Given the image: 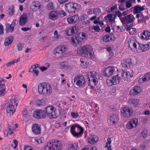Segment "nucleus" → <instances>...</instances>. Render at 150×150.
<instances>
[{"label": "nucleus", "mask_w": 150, "mask_h": 150, "mask_svg": "<svg viewBox=\"0 0 150 150\" xmlns=\"http://www.w3.org/2000/svg\"><path fill=\"white\" fill-rule=\"evenodd\" d=\"M38 90V93L43 96H50L52 93V89L51 86L48 83L43 82L39 83Z\"/></svg>", "instance_id": "nucleus-1"}, {"label": "nucleus", "mask_w": 150, "mask_h": 150, "mask_svg": "<svg viewBox=\"0 0 150 150\" xmlns=\"http://www.w3.org/2000/svg\"><path fill=\"white\" fill-rule=\"evenodd\" d=\"M62 142L57 140H52L47 143L45 147V150H61Z\"/></svg>", "instance_id": "nucleus-2"}, {"label": "nucleus", "mask_w": 150, "mask_h": 150, "mask_svg": "<svg viewBox=\"0 0 150 150\" xmlns=\"http://www.w3.org/2000/svg\"><path fill=\"white\" fill-rule=\"evenodd\" d=\"M88 81L89 82L88 86L91 88L93 87L98 82L99 79L98 74L94 71L88 72L87 74Z\"/></svg>", "instance_id": "nucleus-3"}, {"label": "nucleus", "mask_w": 150, "mask_h": 150, "mask_svg": "<svg viewBox=\"0 0 150 150\" xmlns=\"http://www.w3.org/2000/svg\"><path fill=\"white\" fill-rule=\"evenodd\" d=\"M84 131L83 128L77 124L71 126L70 132L73 136L76 138L81 137Z\"/></svg>", "instance_id": "nucleus-4"}, {"label": "nucleus", "mask_w": 150, "mask_h": 150, "mask_svg": "<svg viewBox=\"0 0 150 150\" xmlns=\"http://www.w3.org/2000/svg\"><path fill=\"white\" fill-rule=\"evenodd\" d=\"M81 7L80 4L74 2H69L66 4L65 5V9L66 11L70 13H75L79 11Z\"/></svg>", "instance_id": "nucleus-5"}, {"label": "nucleus", "mask_w": 150, "mask_h": 150, "mask_svg": "<svg viewBox=\"0 0 150 150\" xmlns=\"http://www.w3.org/2000/svg\"><path fill=\"white\" fill-rule=\"evenodd\" d=\"M44 112L46 117H47L50 119L56 118L57 117L56 109L52 106H48L46 107L45 108Z\"/></svg>", "instance_id": "nucleus-6"}, {"label": "nucleus", "mask_w": 150, "mask_h": 150, "mask_svg": "<svg viewBox=\"0 0 150 150\" xmlns=\"http://www.w3.org/2000/svg\"><path fill=\"white\" fill-rule=\"evenodd\" d=\"M82 37L79 35H77L73 36L71 38V42L73 45L76 46L77 44L80 45L82 44L84 39L85 38L86 35L84 33H82L81 35Z\"/></svg>", "instance_id": "nucleus-7"}, {"label": "nucleus", "mask_w": 150, "mask_h": 150, "mask_svg": "<svg viewBox=\"0 0 150 150\" xmlns=\"http://www.w3.org/2000/svg\"><path fill=\"white\" fill-rule=\"evenodd\" d=\"M93 48L91 46L87 45L82 46L78 50V52L81 55L84 57H88V54L92 50Z\"/></svg>", "instance_id": "nucleus-8"}, {"label": "nucleus", "mask_w": 150, "mask_h": 150, "mask_svg": "<svg viewBox=\"0 0 150 150\" xmlns=\"http://www.w3.org/2000/svg\"><path fill=\"white\" fill-rule=\"evenodd\" d=\"M16 100L15 98L11 100L10 103L6 108V111L8 113H10V115H13V112H15V109L14 108V105H16V106H17L18 105L17 103H16Z\"/></svg>", "instance_id": "nucleus-9"}, {"label": "nucleus", "mask_w": 150, "mask_h": 150, "mask_svg": "<svg viewBox=\"0 0 150 150\" xmlns=\"http://www.w3.org/2000/svg\"><path fill=\"white\" fill-rule=\"evenodd\" d=\"M121 112L124 117H129L132 115L133 110L131 107L127 106L123 108Z\"/></svg>", "instance_id": "nucleus-10"}, {"label": "nucleus", "mask_w": 150, "mask_h": 150, "mask_svg": "<svg viewBox=\"0 0 150 150\" xmlns=\"http://www.w3.org/2000/svg\"><path fill=\"white\" fill-rule=\"evenodd\" d=\"M120 77L118 74L113 76L111 79H107V83L108 86H111L118 84L120 82Z\"/></svg>", "instance_id": "nucleus-11"}, {"label": "nucleus", "mask_w": 150, "mask_h": 150, "mask_svg": "<svg viewBox=\"0 0 150 150\" xmlns=\"http://www.w3.org/2000/svg\"><path fill=\"white\" fill-rule=\"evenodd\" d=\"M74 82L79 87H82L86 83V81L84 76L82 75H78L74 78Z\"/></svg>", "instance_id": "nucleus-12"}, {"label": "nucleus", "mask_w": 150, "mask_h": 150, "mask_svg": "<svg viewBox=\"0 0 150 150\" xmlns=\"http://www.w3.org/2000/svg\"><path fill=\"white\" fill-rule=\"evenodd\" d=\"M33 116L36 119H42L46 117V115L42 110H37L33 112Z\"/></svg>", "instance_id": "nucleus-13"}, {"label": "nucleus", "mask_w": 150, "mask_h": 150, "mask_svg": "<svg viewBox=\"0 0 150 150\" xmlns=\"http://www.w3.org/2000/svg\"><path fill=\"white\" fill-rule=\"evenodd\" d=\"M135 18L133 15L131 14L125 16L121 19L122 22L124 24L129 23L134 21Z\"/></svg>", "instance_id": "nucleus-14"}, {"label": "nucleus", "mask_w": 150, "mask_h": 150, "mask_svg": "<svg viewBox=\"0 0 150 150\" xmlns=\"http://www.w3.org/2000/svg\"><path fill=\"white\" fill-rule=\"evenodd\" d=\"M68 50V48L66 46L62 45L57 47L54 51L56 53L61 54L66 52Z\"/></svg>", "instance_id": "nucleus-15"}, {"label": "nucleus", "mask_w": 150, "mask_h": 150, "mask_svg": "<svg viewBox=\"0 0 150 150\" xmlns=\"http://www.w3.org/2000/svg\"><path fill=\"white\" fill-rule=\"evenodd\" d=\"M115 71V68L112 66H110L106 68L103 73V75L105 76H111Z\"/></svg>", "instance_id": "nucleus-16"}, {"label": "nucleus", "mask_w": 150, "mask_h": 150, "mask_svg": "<svg viewBox=\"0 0 150 150\" xmlns=\"http://www.w3.org/2000/svg\"><path fill=\"white\" fill-rule=\"evenodd\" d=\"M78 29V28L77 26H74L72 27L66 29V33L67 36H71L73 34L76 33Z\"/></svg>", "instance_id": "nucleus-17"}, {"label": "nucleus", "mask_w": 150, "mask_h": 150, "mask_svg": "<svg viewBox=\"0 0 150 150\" xmlns=\"http://www.w3.org/2000/svg\"><path fill=\"white\" fill-rule=\"evenodd\" d=\"M41 4L38 1H35L33 2L31 4L30 8L33 11H36L40 8Z\"/></svg>", "instance_id": "nucleus-18"}, {"label": "nucleus", "mask_w": 150, "mask_h": 150, "mask_svg": "<svg viewBox=\"0 0 150 150\" xmlns=\"http://www.w3.org/2000/svg\"><path fill=\"white\" fill-rule=\"evenodd\" d=\"M141 91V88L140 87L135 86L130 90L129 93L132 96H134L139 94Z\"/></svg>", "instance_id": "nucleus-19"}, {"label": "nucleus", "mask_w": 150, "mask_h": 150, "mask_svg": "<svg viewBox=\"0 0 150 150\" xmlns=\"http://www.w3.org/2000/svg\"><path fill=\"white\" fill-rule=\"evenodd\" d=\"M32 129L33 133L35 134H39L40 133L41 129L40 126L38 124L33 125Z\"/></svg>", "instance_id": "nucleus-20"}, {"label": "nucleus", "mask_w": 150, "mask_h": 150, "mask_svg": "<svg viewBox=\"0 0 150 150\" xmlns=\"http://www.w3.org/2000/svg\"><path fill=\"white\" fill-rule=\"evenodd\" d=\"M58 11H50L49 13V18L51 20L54 21L57 20L58 18Z\"/></svg>", "instance_id": "nucleus-21"}, {"label": "nucleus", "mask_w": 150, "mask_h": 150, "mask_svg": "<svg viewBox=\"0 0 150 150\" xmlns=\"http://www.w3.org/2000/svg\"><path fill=\"white\" fill-rule=\"evenodd\" d=\"M122 78L125 81H128L133 76L129 72H126L124 71L121 73Z\"/></svg>", "instance_id": "nucleus-22"}, {"label": "nucleus", "mask_w": 150, "mask_h": 150, "mask_svg": "<svg viewBox=\"0 0 150 150\" xmlns=\"http://www.w3.org/2000/svg\"><path fill=\"white\" fill-rule=\"evenodd\" d=\"M79 19L78 15H75L67 18V21L69 24H73L76 23Z\"/></svg>", "instance_id": "nucleus-23"}, {"label": "nucleus", "mask_w": 150, "mask_h": 150, "mask_svg": "<svg viewBox=\"0 0 150 150\" xmlns=\"http://www.w3.org/2000/svg\"><path fill=\"white\" fill-rule=\"evenodd\" d=\"M114 40L113 34H112L106 35L103 38V40L105 42H108Z\"/></svg>", "instance_id": "nucleus-24"}, {"label": "nucleus", "mask_w": 150, "mask_h": 150, "mask_svg": "<svg viewBox=\"0 0 150 150\" xmlns=\"http://www.w3.org/2000/svg\"><path fill=\"white\" fill-rule=\"evenodd\" d=\"M139 45L138 49L140 50V52H145L148 51L150 49V47L148 44H139Z\"/></svg>", "instance_id": "nucleus-25"}, {"label": "nucleus", "mask_w": 150, "mask_h": 150, "mask_svg": "<svg viewBox=\"0 0 150 150\" xmlns=\"http://www.w3.org/2000/svg\"><path fill=\"white\" fill-rule=\"evenodd\" d=\"M121 65L122 67L129 68L132 65L131 61L129 59L124 60L123 62L121 64Z\"/></svg>", "instance_id": "nucleus-26"}, {"label": "nucleus", "mask_w": 150, "mask_h": 150, "mask_svg": "<svg viewBox=\"0 0 150 150\" xmlns=\"http://www.w3.org/2000/svg\"><path fill=\"white\" fill-rule=\"evenodd\" d=\"M28 18L25 15L23 14L20 18L19 21V24L20 25H24L27 22Z\"/></svg>", "instance_id": "nucleus-27"}, {"label": "nucleus", "mask_w": 150, "mask_h": 150, "mask_svg": "<svg viewBox=\"0 0 150 150\" xmlns=\"http://www.w3.org/2000/svg\"><path fill=\"white\" fill-rule=\"evenodd\" d=\"M110 123H112L113 125L117 124L119 120L118 115L115 114L111 116L110 117Z\"/></svg>", "instance_id": "nucleus-28"}, {"label": "nucleus", "mask_w": 150, "mask_h": 150, "mask_svg": "<svg viewBox=\"0 0 150 150\" xmlns=\"http://www.w3.org/2000/svg\"><path fill=\"white\" fill-rule=\"evenodd\" d=\"M5 86L4 81L0 82V97L4 96L5 92Z\"/></svg>", "instance_id": "nucleus-29"}, {"label": "nucleus", "mask_w": 150, "mask_h": 150, "mask_svg": "<svg viewBox=\"0 0 150 150\" xmlns=\"http://www.w3.org/2000/svg\"><path fill=\"white\" fill-rule=\"evenodd\" d=\"M79 148L78 143L75 142L69 145L68 150H77Z\"/></svg>", "instance_id": "nucleus-30"}, {"label": "nucleus", "mask_w": 150, "mask_h": 150, "mask_svg": "<svg viewBox=\"0 0 150 150\" xmlns=\"http://www.w3.org/2000/svg\"><path fill=\"white\" fill-rule=\"evenodd\" d=\"M98 139V137L96 135H91L88 139V142L91 144L96 143Z\"/></svg>", "instance_id": "nucleus-31"}, {"label": "nucleus", "mask_w": 150, "mask_h": 150, "mask_svg": "<svg viewBox=\"0 0 150 150\" xmlns=\"http://www.w3.org/2000/svg\"><path fill=\"white\" fill-rule=\"evenodd\" d=\"M144 9L145 8L143 6H139L138 5H137L133 8V13L134 14L137 13Z\"/></svg>", "instance_id": "nucleus-32"}, {"label": "nucleus", "mask_w": 150, "mask_h": 150, "mask_svg": "<svg viewBox=\"0 0 150 150\" xmlns=\"http://www.w3.org/2000/svg\"><path fill=\"white\" fill-rule=\"evenodd\" d=\"M114 16L113 14H112L111 13H110L108 14L107 16H105V18L106 20H108L109 23H113L115 22V16L113 17Z\"/></svg>", "instance_id": "nucleus-33"}, {"label": "nucleus", "mask_w": 150, "mask_h": 150, "mask_svg": "<svg viewBox=\"0 0 150 150\" xmlns=\"http://www.w3.org/2000/svg\"><path fill=\"white\" fill-rule=\"evenodd\" d=\"M81 21L83 24L88 23L90 22V19L87 15L86 14H82L81 17Z\"/></svg>", "instance_id": "nucleus-34"}, {"label": "nucleus", "mask_w": 150, "mask_h": 150, "mask_svg": "<svg viewBox=\"0 0 150 150\" xmlns=\"http://www.w3.org/2000/svg\"><path fill=\"white\" fill-rule=\"evenodd\" d=\"M142 38L144 40H147L150 39V32L145 30L142 33Z\"/></svg>", "instance_id": "nucleus-35"}, {"label": "nucleus", "mask_w": 150, "mask_h": 150, "mask_svg": "<svg viewBox=\"0 0 150 150\" xmlns=\"http://www.w3.org/2000/svg\"><path fill=\"white\" fill-rule=\"evenodd\" d=\"M13 37L12 36H9L6 38L4 42V45L6 46H8L11 44L13 41Z\"/></svg>", "instance_id": "nucleus-36"}, {"label": "nucleus", "mask_w": 150, "mask_h": 150, "mask_svg": "<svg viewBox=\"0 0 150 150\" xmlns=\"http://www.w3.org/2000/svg\"><path fill=\"white\" fill-rule=\"evenodd\" d=\"M141 79L143 82L147 81L150 80V72L148 73L143 76L140 80Z\"/></svg>", "instance_id": "nucleus-37"}, {"label": "nucleus", "mask_w": 150, "mask_h": 150, "mask_svg": "<svg viewBox=\"0 0 150 150\" xmlns=\"http://www.w3.org/2000/svg\"><path fill=\"white\" fill-rule=\"evenodd\" d=\"M128 103L129 104H133L135 105L136 107V105H137L138 103V100L137 99L131 98L129 99L128 101Z\"/></svg>", "instance_id": "nucleus-38"}, {"label": "nucleus", "mask_w": 150, "mask_h": 150, "mask_svg": "<svg viewBox=\"0 0 150 150\" xmlns=\"http://www.w3.org/2000/svg\"><path fill=\"white\" fill-rule=\"evenodd\" d=\"M135 0H127L126 2V6L127 8H129L132 6V3H134Z\"/></svg>", "instance_id": "nucleus-39"}, {"label": "nucleus", "mask_w": 150, "mask_h": 150, "mask_svg": "<svg viewBox=\"0 0 150 150\" xmlns=\"http://www.w3.org/2000/svg\"><path fill=\"white\" fill-rule=\"evenodd\" d=\"M112 140L111 138H108L107 139V142L106 143L105 147L107 148L108 150H111V145H110Z\"/></svg>", "instance_id": "nucleus-40"}, {"label": "nucleus", "mask_w": 150, "mask_h": 150, "mask_svg": "<svg viewBox=\"0 0 150 150\" xmlns=\"http://www.w3.org/2000/svg\"><path fill=\"white\" fill-rule=\"evenodd\" d=\"M149 18L148 16H143L142 14V15L140 19H138V22H145Z\"/></svg>", "instance_id": "nucleus-41"}, {"label": "nucleus", "mask_w": 150, "mask_h": 150, "mask_svg": "<svg viewBox=\"0 0 150 150\" xmlns=\"http://www.w3.org/2000/svg\"><path fill=\"white\" fill-rule=\"evenodd\" d=\"M14 28H13L9 24H6V30L7 32H12L14 30Z\"/></svg>", "instance_id": "nucleus-42"}, {"label": "nucleus", "mask_w": 150, "mask_h": 150, "mask_svg": "<svg viewBox=\"0 0 150 150\" xmlns=\"http://www.w3.org/2000/svg\"><path fill=\"white\" fill-rule=\"evenodd\" d=\"M8 131H7V130H5L4 131V134H7V135L8 134H12L14 131V130L13 129V128H11V127H9L8 128Z\"/></svg>", "instance_id": "nucleus-43"}, {"label": "nucleus", "mask_w": 150, "mask_h": 150, "mask_svg": "<svg viewBox=\"0 0 150 150\" xmlns=\"http://www.w3.org/2000/svg\"><path fill=\"white\" fill-rule=\"evenodd\" d=\"M14 6H10L8 9V11L9 14L11 16H12L14 14L15 12Z\"/></svg>", "instance_id": "nucleus-44"}, {"label": "nucleus", "mask_w": 150, "mask_h": 150, "mask_svg": "<svg viewBox=\"0 0 150 150\" xmlns=\"http://www.w3.org/2000/svg\"><path fill=\"white\" fill-rule=\"evenodd\" d=\"M134 125V127H135L137 125L138 120L137 118H135L132 120L130 121Z\"/></svg>", "instance_id": "nucleus-45"}, {"label": "nucleus", "mask_w": 150, "mask_h": 150, "mask_svg": "<svg viewBox=\"0 0 150 150\" xmlns=\"http://www.w3.org/2000/svg\"><path fill=\"white\" fill-rule=\"evenodd\" d=\"M101 13V10L99 8H94V13L96 15H99Z\"/></svg>", "instance_id": "nucleus-46"}, {"label": "nucleus", "mask_w": 150, "mask_h": 150, "mask_svg": "<svg viewBox=\"0 0 150 150\" xmlns=\"http://www.w3.org/2000/svg\"><path fill=\"white\" fill-rule=\"evenodd\" d=\"M58 15H59L61 17H63L66 16V13L63 10H61L60 11H58Z\"/></svg>", "instance_id": "nucleus-47"}, {"label": "nucleus", "mask_w": 150, "mask_h": 150, "mask_svg": "<svg viewBox=\"0 0 150 150\" xmlns=\"http://www.w3.org/2000/svg\"><path fill=\"white\" fill-rule=\"evenodd\" d=\"M122 13L119 11H116L115 14H113L115 16V18H116L117 16H118L120 18L122 15Z\"/></svg>", "instance_id": "nucleus-48"}, {"label": "nucleus", "mask_w": 150, "mask_h": 150, "mask_svg": "<svg viewBox=\"0 0 150 150\" xmlns=\"http://www.w3.org/2000/svg\"><path fill=\"white\" fill-rule=\"evenodd\" d=\"M127 127L128 129H131L134 127H134V125L130 121L129 122L127 125Z\"/></svg>", "instance_id": "nucleus-49"}, {"label": "nucleus", "mask_w": 150, "mask_h": 150, "mask_svg": "<svg viewBox=\"0 0 150 150\" xmlns=\"http://www.w3.org/2000/svg\"><path fill=\"white\" fill-rule=\"evenodd\" d=\"M53 8V3L51 2L49 3L47 6V9L48 10H51Z\"/></svg>", "instance_id": "nucleus-50"}, {"label": "nucleus", "mask_w": 150, "mask_h": 150, "mask_svg": "<svg viewBox=\"0 0 150 150\" xmlns=\"http://www.w3.org/2000/svg\"><path fill=\"white\" fill-rule=\"evenodd\" d=\"M89 54V55L88 56L91 59H94L95 57V55L94 54V53L92 50L90 52H89L88 53Z\"/></svg>", "instance_id": "nucleus-51"}, {"label": "nucleus", "mask_w": 150, "mask_h": 150, "mask_svg": "<svg viewBox=\"0 0 150 150\" xmlns=\"http://www.w3.org/2000/svg\"><path fill=\"white\" fill-rule=\"evenodd\" d=\"M130 46H133V47H134V48L136 49H137V45L136 43L135 42H132V40H131L129 42V47H130Z\"/></svg>", "instance_id": "nucleus-52"}, {"label": "nucleus", "mask_w": 150, "mask_h": 150, "mask_svg": "<svg viewBox=\"0 0 150 150\" xmlns=\"http://www.w3.org/2000/svg\"><path fill=\"white\" fill-rule=\"evenodd\" d=\"M147 134V131L146 130H144L141 133L140 135L141 137L144 138L146 137Z\"/></svg>", "instance_id": "nucleus-53"}, {"label": "nucleus", "mask_w": 150, "mask_h": 150, "mask_svg": "<svg viewBox=\"0 0 150 150\" xmlns=\"http://www.w3.org/2000/svg\"><path fill=\"white\" fill-rule=\"evenodd\" d=\"M117 8V6L116 5L113 6L111 7V8L108 9V11L109 12H111L114 11L115 9H116Z\"/></svg>", "instance_id": "nucleus-54"}, {"label": "nucleus", "mask_w": 150, "mask_h": 150, "mask_svg": "<svg viewBox=\"0 0 150 150\" xmlns=\"http://www.w3.org/2000/svg\"><path fill=\"white\" fill-rule=\"evenodd\" d=\"M92 29L94 30L96 32H99L100 30L99 27L98 25L92 27Z\"/></svg>", "instance_id": "nucleus-55"}, {"label": "nucleus", "mask_w": 150, "mask_h": 150, "mask_svg": "<svg viewBox=\"0 0 150 150\" xmlns=\"http://www.w3.org/2000/svg\"><path fill=\"white\" fill-rule=\"evenodd\" d=\"M18 50L19 51H21L23 47V45L20 43H18L17 45Z\"/></svg>", "instance_id": "nucleus-56"}, {"label": "nucleus", "mask_w": 150, "mask_h": 150, "mask_svg": "<svg viewBox=\"0 0 150 150\" xmlns=\"http://www.w3.org/2000/svg\"><path fill=\"white\" fill-rule=\"evenodd\" d=\"M80 61L81 62V65L82 66H84V67H86V62L84 61L83 59L82 58H81L80 59Z\"/></svg>", "instance_id": "nucleus-57"}, {"label": "nucleus", "mask_w": 150, "mask_h": 150, "mask_svg": "<svg viewBox=\"0 0 150 150\" xmlns=\"http://www.w3.org/2000/svg\"><path fill=\"white\" fill-rule=\"evenodd\" d=\"M67 66V63L65 62H62L60 63V67L61 68L63 69Z\"/></svg>", "instance_id": "nucleus-58"}, {"label": "nucleus", "mask_w": 150, "mask_h": 150, "mask_svg": "<svg viewBox=\"0 0 150 150\" xmlns=\"http://www.w3.org/2000/svg\"><path fill=\"white\" fill-rule=\"evenodd\" d=\"M71 115L72 117L74 118H76L79 116L77 112L75 113L74 112H71Z\"/></svg>", "instance_id": "nucleus-59"}, {"label": "nucleus", "mask_w": 150, "mask_h": 150, "mask_svg": "<svg viewBox=\"0 0 150 150\" xmlns=\"http://www.w3.org/2000/svg\"><path fill=\"white\" fill-rule=\"evenodd\" d=\"M119 9L120 11H123L125 9V5L121 3L119 6Z\"/></svg>", "instance_id": "nucleus-60"}, {"label": "nucleus", "mask_w": 150, "mask_h": 150, "mask_svg": "<svg viewBox=\"0 0 150 150\" xmlns=\"http://www.w3.org/2000/svg\"><path fill=\"white\" fill-rule=\"evenodd\" d=\"M4 28L3 25L0 23V34L2 35L4 33Z\"/></svg>", "instance_id": "nucleus-61"}, {"label": "nucleus", "mask_w": 150, "mask_h": 150, "mask_svg": "<svg viewBox=\"0 0 150 150\" xmlns=\"http://www.w3.org/2000/svg\"><path fill=\"white\" fill-rule=\"evenodd\" d=\"M43 139L42 138L36 139H35V141L38 144H39L42 142Z\"/></svg>", "instance_id": "nucleus-62"}, {"label": "nucleus", "mask_w": 150, "mask_h": 150, "mask_svg": "<svg viewBox=\"0 0 150 150\" xmlns=\"http://www.w3.org/2000/svg\"><path fill=\"white\" fill-rule=\"evenodd\" d=\"M16 19H14L11 23V24L10 25L14 29L15 26L16 25Z\"/></svg>", "instance_id": "nucleus-63"}, {"label": "nucleus", "mask_w": 150, "mask_h": 150, "mask_svg": "<svg viewBox=\"0 0 150 150\" xmlns=\"http://www.w3.org/2000/svg\"><path fill=\"white\" fill-rule=\"evenodd\" d=\"M24 150H33L30 146H25L24 147Z\"/></svg>", "instance_id": "nucleus-64"}]
</instances>
